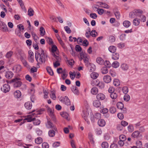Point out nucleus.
<instances>
[{
  "label": "nucleus",
  "mask_w": 148,
  "mask_h": 148,
  "mask_svg": "<svg viewBox=\"0 0 148 148\" xmlns=\"http://www.w3.org/2000/svg\"><path fill=\"white\" fill-rule=\"evenodd\" d=\"M103 64L106 66V67H108V68H110V62L108 61H105L103 62Z\"/></svg>",
  "instance_id": "de8ad7c7"
},
{
  "label": "nucleus",
  "mask_w": 148,
  "mask_h": 148,
  "mask_svg": "<svg viewBox=\"0 0 148 148\" xmlns=\"http://www.w3.org/2000/svg\"><path fill=\"white\" fill-rule=\"evenodd\" d=\"M139 132L138 131H136L132 133L131 136L134 138H137L139 137Z\"/></svg>",
  "instance_id": "aec40b11"
},
{
  "label": "nucleus",
  "mask_w": 148,
  "mask_h": 148,
  "mask_svg": "<svg viewBox=\"0 0 148 148\" xmlns=\"http://www.w3.org/2000/svg\"><path fill=\"white\" fill-rule=\"evenodd\" d=\"M58 98L61 103L67 106L70 105L71 104L70 100L67 96H59L58 97Z\"/></svg>",
  "instance_id": "f03ea898"
},
{
  "label": "nucleus",
  "mask_w": 148,
  "mask_h": 148,
  "mask_svg": "<svg viewBox=\"0 0 148 148\" xmlns=\"http://www.w3.org/2000/svg\"><path fill=\"white\" fill-rule=\"evenodd\" d=\"M42 148H49V145L47 143H44L42 144Z\"/></svg>",
  "instance_id": "e2e57ef3"
},
{
  "label": "nucleus",
  "mask_w": 148,
  "mask_h": 148,
  "mask_svg": "<svg viewBox=\"0 0 148 148\" xmlns=\"http://www.w3.org/2000/svg\"><path fill=\"white\" fill-rule=\"evenodd\" d=\"M90 36H92V37H95L97 34V33L96 32V31L95 30H92L90 33Z\"/></svg>",
  "instance_id": "a18cd8bd"
},
{
  "label": "nucleus",
  "mask_w": 148,
  "mask_h": 148,
  "mask_svg": "<svg viewBox=\"0 0 148 148\" xmlns=\"http://www.w3.org/2000/svg\"><path fill=\"white\" fill-rule=\"evenodd\" d=\"M94 116H95V119H96L99 120L101 118V114L99 112L95 113Z\"/></svg>",
  "instance_id": "58836bf2"
},
{
  "label": "nucleus",
  "mask_w": 148,
  "mask_h": 148,
  "mask_svg": "<svg viewBox=\"0 0 148 148\" xmlns=\"http://www.w3.org/2000/svg\"><path fill=\"white\" fill-rule=\"evenodd\" d=\"M121 68L124 71H126L129 69V65L125 63L122 64L121 66Z\"/></svg>",
  "instance_id": "4468645a"
},
{
  "label": "nucleus",
  "mask_w": 148,
  "mask_h": 148,
  "mask_svg": "<svg viewBox=\"0 0 148 148\" xmlns=\"http://www.w3.org/2000/svg\"><path fill=\"white\" fill-rule=\"evenodd\" d=\"M54 130H50L48 132V135L50 137H53L55 135V132Z\"/></svg>",
  "instance_id": "bb28decb"
},
{
  "label": "nucleus",
  "mask_w": 148,
  "mask_h": 148,
  "mask_svg": "<svg viewBox=\"0 0 148 148\" xmlns=\"http://www.w3.org/2000/svg\"><path fill=\"white\" fill-rule=\"evenodd\" d=\"M0 29L3 32L8 31V27L2 21H0Z\"/></svg>",
  "instance_id": "6e6552de"
},
{
  "label": "nucleus",
  "mask_w": 148,
  "mask_h": 148,
  "mask_svg": "<svg viewBox=\"0 0 148 148\" xmlns=\"http://www.w3.org/2000/svg\"><path fill=\"white\" fill-rule=\"evenodd\" d=\"M93 104L96 107H99L101 105V102L99 100H96L93 101Z\"/></svg>",
  "instance_id": "5701e85b"
},
{
  "label": "nucleus",
  "mask_w": 148,
  "mask_h": 148,
  "mask_svg": "<svg viewBox=\"0 0 148 148\" xmlns=\"http://www.w3.org/2000/svg\"><path fill=\"white\" fill-rule=\"evenodd\" d=\"M75 49L76 51L77 52L81 51L82 50V49L81 47L79 45H76Z\"/></svg>",
  "instance_id": "680f3d73"
},
{
  "label": "nucleus",
  "mask_w": 148,
  "mask_h": 148,
  "mask_svg": "<svg viewBox=\"0 0 148 148\" xmlns=\"http://www.w3.org/2000/svg\"><path fill=\"white\" fill-rule=\"evenodd\" d=\"M117 116L118 118L120 120H122L124 119V115L121 113H118L117 114Z\"/></svg>",
  "instance_id": "6e6d98bb"
},
{
  "label": "nucleus",
  "mask_w": 148,
  "mask_h": 148,
  "mask_svg": "<svg viewBox=\"0 0 148 148\" xmlns=\"http://www.w3.org/2000/svg\"><path fill=\"white\" fill-rule=\"evenodd\" d=\"M14 97L16 98H19L21 95V92L19 90H17L14 93Z\"/></svg>",
  "instance_id": "f3484780"
},
{
  "label": "nucleus",
  "mask_w": 148,
  "mask_h": 148,
  "mask_svg": "<svg viewBox=\"0 0 148 148\" xmlns=\"http://www.w3.org/2000/svg\"><path fill=\"white\" fill-rule=\"evenodd\" d=\"M98 3L101 6L106 8H108L109 6L106 3L103 2H99Z\"/></svg>",
  "instance_id": "72a5a7b5"
},
{
  "label": "nucleus",
  "mask_w": 148,
  "mask_h": 148,
  "mask_svg": "<svg viewBox=\"0 0 148 148\" xmlns=\"http://www.w3.org/2000/svg\"><path fill=\"white\" fill-rule=\"evenodd\" d=\"M35 141L36 143L40 144L42 143V139L40 137H38L35 139Z\"/></svg>",
  "instance_id": "2f4dec72"
},
{
  "label": "nucleus",
  "mask_w": 148,
  "mask_h": 148,
  "mask_svg": "<svg viewBox=\"0 0 148 148\" xmlns=\"http://www.w3.org/2000/svg\"><path fill=\"white\" fill-rule=\"evenodd\" d=\"M95 132L96 134L98 135H101L102 133V130L100 128L96 129Z\"/></svg>",
  "instance_id": "052dcab7"
},
{
  "label": "nucleus",
  "mask_w": 148,
  "mask_h": 148,
  "mask_svg": "<svg viewBox=\"0 0 148 148\" xmlns=\"http://www.w3.org/2000/svg\"><path fill=\"white\" fill-rule=\"evenodd\" d=\"M116 106L118 109L121 110H122L124 108L123 103L121 102H119L117 103Z\"/></svg>",
  "instance_id": "c85d7f7f"
},
{
  "label": "nucleus",
  "mask_w": 148,
  "mask_h": 148,
  "mask_svg": "<svg viewBox=\"0 0 148 148\" xmlns=\"http://www.w3.org/2000/svg\"><path fill=\"white\" fill-rule=\"evenodd\" d=\"M119 63L117 61L114 62L112 64V66L114 68H116L119 66Z\"/></svg>",
  "instance_id": "c756f323"
},
{
  "label": "nucleus",
  "mask_w": 148,
  "mask_h": 148,
  "mask_svg": "<svg viewBox=\"0 0 148 148\" xmlns=\"http://www.w3.org/2000/svg\"><path fill=\"white\" fill-rule=\"evenodd\" d=\"M97 15L96 13H91L90 14V17L94 19H96L97 18Z\"/></svg>",
  "instance_id": "774afa93"
},
{
  "label": "nucleus",
  "mask_w": 148,
  "mask_h": 148,
  "mask_svg": "<svg viewBox=\"0 0 148 148\" xmlns=\"http://www.w3.org/2000/svg\"><path fill=\"white\" fill-rule=\"evenodd\" d=\"M98 125L100 127H103L106 124L105 120L103 119H99L97 122Z\"/></svg>",
  "instance_id": "2eb2a0df"
},
{
  "label": "nucleus",
  "mask_w": 148,
  "mask_h": 148,
  "mask_svg": "<svg viewBox=\"0 0 148 148\" xmlns=\"http://www.w3.org/2000/svg\"><path fill=\"white\" fill-rule=\"evenodd\" d=\"M96 97L97 100H102L105 98V95L102 93H100L98 94L96 96Z\"/></svg>",
  "instance_id": "ddd939ff"
},
{
  "label": "nucleus",
  "mask_w": 148,
  "mask_h": 148,
  "mask_svg": "<svg viewBox=\"0 0 148 148\" xmlns=\"http://www.w3.org/2000/svg\"><path fill=\"white\" fill-rule=\"evenodd\" d=\"M47 110L49 115L52 118H54V116L53 114V111L49 107L47 108Z\"/></svg>",
  "instance_id": "b1692460"
},
{
  "label": "nucleus",
  "mask_w": 148,
  "mask_h": 148,
  "mask_svg": "<svg viewBox=\"0 0 148 148\" xmlns=\"http://www.w3.org/2000/svg\"><path fill=\"white\" fill-rule=\"evenodd\" d=\"M126 35L125 34H122L120 36V39L121 40H123L125 39Z\"/></svg>",
  "instance_id": "338daca9"
},
{
  "label": "nucleus",
  "mask_w": 148,
  "mask_h": 148,
  "mask_svg": "<svg viewBox=\"0 0 148 148\" xmlns=\"http://www.w3.org/2000/svg\"><path fill=\"white\" fill-rule=\"evenodd\" d=\"M121 124L122 126L124 127H125L128 125V123L125 121L122 120L121 122Z\"/></svg>",
  "instance_id": "13d9d810"
},
{
  "label": "nucleus",
  "mask_w": 148,
  "mask_h": 148,
  "mask_svg": "<svg viewBox=\"0 0 148 148\" xmlns=\"http://www.w3.org/2000/svg\"><path fill=\"white\" fill-rule=\"evenodd\" d=\"M13 53V52L12 51H10L6 53L5 57L8 58H10L12 56Z\"/></svg>",
  "instance_id": "79ce46f5"
},
{
  "label": "nucleus",
  "mask_w": 148,
  "mask_h": 148,
  "mask_svg": "<svg viewBox=\"0 0 148 148\" xmlns=\"http://www.w3.org/2000/svg\"><path fill=\"white\" fill-rule=\"evenodd\" d=\"M101 146L103 148H107L108 147V144L107 142H104L102 143Z\"/></svg>",
  "instance_id": "8fccbe9b"
},
{
  "label": "nucleus",
  "mask_w": 148,
  "mask_h": 148,
  "mask_svg": "<svg viewBox=\"0 0 148 148\" xmlns=\"http://www.w3.org/2000/svg\"><path fill=\"white\" fill-rule=\"evenodd\" d=\"M108 67H102L101 69V72L103 74H105L107 73L108 72Z\"/></svg>",
  "instance_id": "4c0bfd02"
},
{
  "label": "nucleus",
  "mask_w": 148,
  "mask_h": 148,
  "mask_svg": "<svg viewBox=\"0 0 148 148\" xmlns=\"http://www.w3.org/2000/svg\"><path fill=\"white\" fill-rule=\"evenodd\" d=\"M62 77L63 80L65 79L67 76V74H66L65 72L62 71Z\"/></svg>",
  "instance_id": "bf43d9fd"
},
{
  "label": "nucleus",
  "mask_w": 148,
  "mask_h": 148,
  "mask_svg": "<svg viewBox=\"0 0 148 148\" xmlns=\"http://www.w3.org/2000/svg\"><path fill=\"white\" fill-rule=\"evenodd\" d=\"M24 106L27 109L29 110L32 108V104L30 102H27L25 103Z\"/></svg>",
  "instance_id": "a211bd4d"
},
{
  "label": "nucleus",
  "mask_w": 148,
  "mask_h": 148,
  "mask_svg": "<svg viewBox=\"0 0 148 148\" xmlns=\"http://www.w3.org/2000/svg\"><path fill=\"white\" fill-rule=\"evenodd\" d=\"M119 140L125 141L126 139V136L122 134L119 136Z\"/></svg>",
  "instance_id": "3c124183"
},
{
  "label": "nucleus",
  "mask_w": 148,
  "mask_h": 148,
  "mask_svg": "<svg viewBox=\"0 0 148 148\" xmlns=\"http://www.w3.org/2000/svg\"><path fill=\"white\" fill-rule=\"evenodd\" d=\"M143 11L140 9H137L135 10L134 12H130L129 15V16L131 18H134L135 16H139L140 14H142Z\"/></svg>",
  "instance_id": "20e7f679"
},
{
  "label": "nucleus",
  "mask_w": 148,
  "mask_h": 148,
  "mask_svg": "<svg viewBox=\"0 0 148 148\" xmlns=\"http://www.w3.org/2000/svg\"><path fill=\"white\" fill-rule=\"evenodd\" d=\"M127 129L129 132H132L134 131V127L132 125L130 124L127 127Z\"/></svg>",
  "instance_id": "c03bdc74"
},
{
  "label": "nucleus",
  "mask_w": 148,
  "mask_h": 148,
  "mask_svg": "<svg viewBox=\"0 0 148 148\" xmlns=\"http://www.w3.org/2000/svg\"><path fill=\"white\" fill-rule=\"evenodd\" d=\"M47 70L48 73L51 75H53V73L51 68L50 67H48L47 68Z\"/></svg>",
  "instance_id": "37998d69"
},
{
  "label": "nucleus",
  "mask_w": 148,
  "mask_h": 148,
  "mask_svg": "<svg viewBox=\"0 0 148 148\" xmlns=\"http://www.w3.org/2000/svg\"><path fill=\"white\" fill-rule=\"evenodd\" d=\"M113 84L115 86H118L120 85V82L118 79H114L113 80Z\"/></svg>",
  "instance_id": "473e14b6"
},
{
  "label": "nucleus",
  "mask_w": 148,
  "mask_h": 148,
  "mask_svg": "<svg viewBox=\"0 0 148 148\" xmlns=\"http://www.w3.org/2000/svg\"><path fill=\"white\" fill-rule=\"evenodd\" d=\"M50 97L53 99L55 100L56 99V96L55 95V93L53 91L51 92L50 93Z\"/></svg>",
  "instance_id": "603ef678"
},
{
  "label": "nucleus",
  "mask_w": 148,
  "mask_h": 148,
  "mask_svg": "<svg viewBox=\"0 0 148 148\" xmlns=\"http://www.w3.org/2000/svg\"><path fill=\"white\" fill-rule=\"evenodd\" d=\"M64 29L67 33L70 34L71 32L70 28L68 26L64 27Z\"/></svg>",
  "instance_id": "4d7b16f0"
},
{
  "label": "nucleus",
  "mask_w": 148,
  "mask_h": 148,
  "mask_svg": "<svg viewBox=\"0 0 148 148\" xmlns=\"http://www.w3.org/2000/svg\"><path fill=\"white\" fill-rule=\"evenodd\" d=\"M89 114V113L88 112H87L86 111L83 110V113L82 114V117L88 125L90 124V122L88 121V117Z\"/></svg>",
  "instance_id": "423d86ee"
},
{
  "label": "nucleus",
  "mask_w": 148,
  "mask_h": 148,
  "mask_svg": "<svg viewBox=\"0 0 148 148\" xmlns=\"http://www.w3.org/2000/svg\"><path fill=\"white\" fill-rule=\"evenodd\" d=\"M48 55L46 53H45L44 50L42 49L36 51L35 53V58L37 64H41L45 63L46 58H47Z\"/></svg>",
  "instance_id": "f257e3e1"
},
{
  "label": "nucleus",
  "mask_w": 148,
  "mask_h": 148,
  "mask_svg": "<svg viewBox=\"0 0 148 148\" xmlns=\"http://www.w3.org/2000/svg\"><path fill=\"white\" fill-rule=\"evenodd\" d=\"M113 11L116 18L119 19L120 17V14L119 12L118 11L117 8L114 9Z\"/></svg>",
  "instance_id": "412c9836"
},
{
  "label": "nucleus",
  "mask_w": 148,
  "mask_h": 148,
  "mask_svg": "<svg viewBox=\"0 0 148 148\" xmlns=\"http://www.w3.org/2000/svg\"><path fill=\"white\" fill-rule=\"evenodd\" d=\"M119 55L118 53H116L113 52L112 54V59L116 60L119 59Z\"/></svg>",
  "instance_id": "6ab92c4d"
},
{
  "label": "nucleus",
  "mask_w": 148,
  "mask_h": 148,
  "mask_svg": "<svg viewBox=\"0 0 148 148\" xmlns=\"http://www.w3.org/2000/svg\"><path fill=\"white\" fill-rule=\"evenodd\" d=\"M34 12L33 10L31 8H30L28 11V14L30 16H32L34 15Z\"/></svg>",
  "instance_id": "7c9ffc66"
},
{
  "label": "nucleus",
  "mask_w": 148,
  "mask_h": 148,
  "mask_svg": "<svg viewBox=\"0 0 148 148\" xmlns=\"http://www.w3.org/2000/svg\"><path fill=\"white\" fill-rule=\"evenodd\" d=\"M122 90L123 92L125 94H126L128 92V88L127 86H124Z\"/></svg>",
  "instance_id": "49530a36"
},
{
  "label": "nucleus",
  "mask_w": 148,
  "mask_h": 148,
  "mask_svg": "<svg viewBox=\"0 0 148 148\" xmlns=\"http://www.w3.org/2000/svg\"><path fill=\"white\" fill-rule=\"evenodd\" d=\"M133 23L134 25L138 26L140 23V21L138 19L134 18L133 20Z\"/></svg>",
  "instance_id": "e433bc0d"
},
{
  "label": "nucleus",
  "mask_w": 148,
  "mask_h": 148,
  "mask_svg": "<svg viewBox=\"0 0 148 148\" xmlns=\"http://www.w3.org/2000/svg\"><path fill=\"white\" fill-rule=\"evenodd\" d=\"M103 80L106 83H109L111 81V77L109 75H106L104 77Z\"/></svg>",
  "instance_id": "f8f14e48"
},
{
  "label": "nucleus",
  "mask_w": 148,
  "mask_h": 148,
  "mask_svg": "<svg viewBox=\"0 0 148 148\" xmlns=\"http://www.w3.org/2000/svg\"><path fill=\"white\" fill-rule=\"evenodd\" d=\"M33 124L34 125H38L40 123V121L39 120L35 119L34 120H33Z\"/></svg>",
  "instance_id": "5fc2aeb1"
},
{
  "label": "nucleus",
  "mask_w": 148,
  "mask_h": 148,
  "mask_svg": "<svg viewBox=\"0 0 148 148\" xmlns=\"http://www.w3.org/2000/svg\"><path fill=\"white\" fill-rule=\"evenodd\" d=\"M98 76V74L96 72L92 73L90 74L91 77L93 79H96Z\"/></svg>",
  "instance_id": "cd10ccee"
},
{
  "label": "nucleus",
  "mask_w": 148,
  "mask_h": 148,
  "mask_svg": "<svg viewBox=\"0 0 148 148\" xmlns=\"http://www.w3.org/2000/svg\"><path fill=\"white\" fill-rule=\"evenodd\" d=\"M88 68L89 71L92 72L95 71L96 67L94 64L92 63H90L88 66H86Z\"/></svg>",
  "instance_id": "9d476101"
},
{
  "label": "nucleus",
  "mask_w": 148,
  "mask_h": 148,
  "mask_svg": "<svg viewBox=\"0 0 148 148\" xmlns=\"http://www.w3.org/2000/svg\"><path fill=\"white\" fill-rule=\"evenodd\" d=\"M33 116L34 117L36 116V114L35 113H32V115H29L27 118H25V120L28 122H30L36 119L35 117H33Z\"/></svg>",
  "instance_id": "1a4fd4ad"
},
{
  "label": "nucleus",
  "mask_w": 148,
  "mask_h": 148,
  "mask_svg": "<svg viewBox=\"0 0 148 148\" xmlns=\"http://www.w3.org/2000/svg\"><path fill=\"white\" fill-rule=\"evenodd\" d=\"M130 96L128 94H125L123 97V99L126 102L128 101L130 99Z\"/></svg>",
  "instance_id": "f704fd0d"
},
{
  "label": "nucleus",
  "mask_w": 148,
  "mask_h": 148,
  "mask_svg": "<svg viewBox=\"0 0 148 148\" xmlns=\"http://www.w3.org/2000/svg\"><path fill=\"white\" fill-rule=\"evenodd\" d=\"M98 84L97 86L99 88L102 89L104 88V84L103 82H100Z\"/></svg>",
  "instance_id": "ea45409f"
},
{
  "label": "nucleus",
  "mask_w": 148,
  "mask_h": 148,
  "mask_svg": "<svg viewBox=\"0 0 148 148\" xmlns=\"http://www.w3.org/2000/svg\"><path fill=\"white\" fill-rule=\"evenodd\" d=\"M71 89L73 93L75 95H78L79 94V91L77 88L75 86H72L71 88Z\"/></svg>",
  "instance_id": "dca6fc26"
},
{
  "label": "nucleus",
  "mask_w": 148,
  "mask_h": 148,
  "mask_svg": "<svg viewBox=\"0 0 148 148\" xmlns=\"http://www.w3.org/2000/svg\"><path fill=\"white\" fill-rule=\"evenodd\" d=\"M25 79L27 81H28L29 82H31L32 80V77L29 75H26L25 77Z\"/></svg>",
  "instance_id": "69168bd1"
},
{
  "label": "nucleus",
  "mask_w": 148,
  "mask_h": 148,
  "mask_svg": "<svg viewBox=\"0 0 148 148\" xmlns=\"http://www.w3.org/2000/svg\"><path fill=\"white\" fill-rule=\"evenodd\" d=\"M139 16L140 18V20L141 21L145 22L146 21V17L143 15L140 14Z\"/></svg>",
  "instance_id": "a19ab883"
},
{
  "label": "nucleus",
  "mask_w": 148,
  "mask_h": 148,
  "mask_svg": "<svg viewBox=\"0 0 148 148\" xmlns=\"http://www.w3.org/2000/svg\"><path fill=\"white\" fill-rule=\"evenodd\" d=\"M98 13L100 15H102L104 12V10L103 9H99L97 10Z\"/></svg>",
  "instance_id": "0e129e2a"
},
{
  "label": "nucleus",
  "mask_w": 148,
  "mask_h": 148,
  "mask_svg": "<svg viewBox=\"0 0 148 148\" xmlns=\"http://www.w3.org/2000/svg\"><path fill=\"white\" fill-rule=\"evenodd\" d=\"M83 60H84V63H85V65L86 66H88V65L90 63H89V59L88 56L85 58Z\"/></svg>",
  "instance_id": "864d4df0"
},
{
  "label": "nucleus",
  "mask_w": 148,
  "mask_h": 148,
  "mask_svg": "<svg viewBox=\"0 0 148 148\" xmlns=\"http://www.w3.org/2000/svg\"><path fill=\"white\" fill-rule=\"evenodd\" d=\"M40 34L41 36H43L45 34V31L44 28L43 27H40Z\"/></svg>",
  "instance_id": "09e8293b"
},
{
  "label": "nucleus",
  "mask_w": 148,
  "mask_h": 148,
  "mask_svg": "<svg viewBox=\"0 0 148 148\" xmlns=\"http://www.w3.org/2000/svg\"><path fill=\"white\" fill-rule=\"evenodd\" d=\"M96 61L97 63L100 64H103L104 62L103 60L100 57H98L97 58Z\"/></svg>",
  "instance_id": "c9c22d12"
},
{
  "label": "nucleus",
  "mask_w": 148,
  "mask_h": 148,
  "mask_svg": "<svg viewBox=\"0 0 148 148\" xmlns=\"http://www.w3.org/2000/svg\"><path fill=\"white\" fill-rule=\"evenodd\" d=\"M10 90V86L8 84H5L1 88V90L5 93L9 92Z\"/></svg>",
  "instance_id": "0eeeda50"
},
{
  "label": "nucleus",
  "mask_w": 148,
  "mask_h": 148,
  "mask_svg": "<svg viewBox=\"0 0 148 148\" xmlns=\"http://www.w3.org/2000/svg\"><path fill=\"white\" fill-rule=\"evenodd\" d=\"M14 82V87L15 88H17L20 87L22 85V82L21 81V79L19 78H16L12 79L11 81L10 82V83H11Z\"/></svg>",
  "instance_id": "7ed1b4c3"
},
{
  "label": "nucleus",
  "mask_w": 148,
  "mask_h": 148,
  "mask_svg": "<svg viewBox=\"0 0 148 148\" xmlns=\"http://www.w3.org/2000/svg\"><path fill=\"white\" fill-rule=\"evenodd\" d=\"M91 92L93 95H96L98 92V89L97 88L94 87L92 88Z\"/></svg>",
  "instance_id": "a878e982"
},
{
  "label": "nucleus",
  "mask_w": 148,
  "mask_h": 148,
  "mask_svg": "<svg viewBox=\"0 0 148 148\" xmlns=\"http://www.w3.org/2000/svg\"><path fill=\"white\" fill-rule=\"evenodd\" d=\"M13 73L11 71H7L5 74V77L7 78L10 79L13 77Z\"/></svg>",
  "instance_id": "9b49d317"
},
{
  "label": "nucleus",
  "mask_w": 148,
  "mask_h": 148,
  "mask_svg": "<svg viewBox=\"0 0 148 148\" xmlns=\"http://www.w3.org/2000/svg\"><path fill=\"white\" fill-rule=\"evenodd\" d=\"M114 88L112 87V99H116L117 97V94L114 92Z\"/></svg>",
  "instance_id": "4be33fe9"
},
{
  "label": "nucleus",
  "mask_w": 148,
  "mask_h": 148,
  "mask_svg": "<svg viewBox=\"0 0 148 148\" xmlns=\"http://www.w3.org/2000/svg\"><path fill=\"white\" fill-rule=\"evenodd\" d=\"M46 126L47 128L52 129L55 131L57 130L55 125L53 124L49 119H47V122L46 123Z\"/></svg>",
  "instance_id": "39448f33"
},
{
  "label": "nucleus",
  "mask_w": 148,
  "mask_h": 148,
  "mask_svg": "<svg viewBox=\"0 0 148 148\" xmlns=\"http://www.w3.org/2000/svg\"><path fill=\"white\" fill-rule=\"evenodd\" d=\"M131 23L130 22L128 21H125L123 23V26L126 28H128L131 25Z\"/></svg>",
  "instance_id": "393cba45"
}]
</instances>
